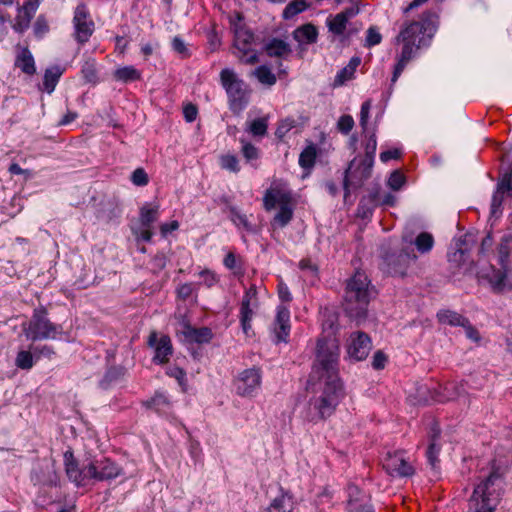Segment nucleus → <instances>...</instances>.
<instances>
[{"instance_id":"5701e85b","label":"nucleus","mask_w":512,"mask_h":512,"mask_svg":"<svg viewBox=\"0 0 512 512\" xmlns=\"http://www.w3.org/2000/svg\"><path fill=\"white\" fill-rule=\"evenodd\" d=\"M293 509L294 501L292 494L281 490V494L273 499L264 512H292Z\"/></svg>"},{"instance_id":"473e14b6","label":"nucleus","mask_w":512,"mask_h":512,"mask_svg":"<svg viewBox=\"0 0 512 512\" xmlns=\"http://www.w3.org/2000/svg\"><path fill=\"white\" fill-rule=\"evenodd\" d=\"M229 218L236 226H242L247 232L255 233L256 229L249 221L247 215L240 213L235 206H229Z\"/></svg>"},{"instance_id":"7c9ffc66","label":"nucleus","mask_w":512,"mask_h":512,"mask_svg":"<svg viewBox=\"0 0 512 512\" xmlns=\"http://www.w3.org/2000/svg\"><path fill=\"white\" fill-rule=\"evenodd\" d=\"M113 77L116 81L129 83L141 79V73L134 66H124L116 69L113 72Z\"/></svg>"},{"instance_id":"052dcab7","label":"nucleus","mask_w":512,"mask_h":512,"mask_svg":"<svg viewBox=\"0 0 512 512\" xmlns=\"http://www.w3.org/2000/svg\"><path fill=\"white\" fill-rule=\"evenodd\" d=\"M295 126V120L294 119H291V118H286L284 119L283 121H281V123L279 124V126L277 127L276 129V132H275V135L278 137V138H283L287 132H289L293 127Z\"/></svg>"},{"instance_id":"58836bf2","label":"nucleus","mask_w":512,"mask_h":512,"mask_svg":"<svg viewBox=\"0 0 512 512\" xmlns=\"http://www.w3.org/2000/svg\"><path fill=\"white\" fill-rule=\"evenodd\" d=\"M158 209H159L158 206L150 208L147 205H145V206L141 207L140 223L143 228H150L151 225L157 220Z\"/></svg>"},{"instance_id":"ea45409f","label":"nucleus","mask_w":512,"mask_h":512,"mask_svg":"<svg viewBox=\"0 0 512 512\" xmlns=\"http://www.w3.org/2000/svg\"><path fill=\"white\" fill-rule=\"evenodd\" d=\"M308 8V4L305 0H294L290 2L283 10V18L291 19L299 13L305 11Z\"/></svg>"},{"instance_id":"864d4df0","label":"nucleus","mask_w":512,"mask_h":512,"mask_svg":"<svg viewBox=\"0 0 512 512\" xmlns=\"http://www.w3.org/2000/svg\"><path fill=\"white\" fill-rule=\"evenodd\" d=\"M375 208L376 206H374L372 203H369L365 198L362 197L358 204L357 215L362 219H367L372 216Z\"/></svg>"},{"instance_id":"6ab92c4d","label":"nucleus","mask_w":512,"mask_h":512,"mask_svg":"<svg viewBox=\"0 0 512 512\" xmlns=\"http://www.w3.org/2000/svg\"><path fill=\"white\" fill-rule=\"evenodd\" d=\"M183 328L182 335L189 343L205 344L209 343L213 337L212 330L208 327L194 328L185 322Z\"/></svg>"},{"instance_id":"b1692460","label":"nucleus","mask_w":512,"mask_h":512,"mask_svg":"<svg viewBox=\"0 0 512 512\" xmlns=\"http://www.w3.org/2000/svg\"><path fill=\"white\" fill-rule=\"evenodd\" d=\"M507 271L508 266L506 269L502 267L497 270L493 269L492 273L488 276V281L494 292L501 293L512 288L507 281Z\"/></svg>"},{"instance_id":"aec40b11","label":"nucleus","mask_w":512,"mask_h":512,"mask_svg":"<svg viewBox=\"0 0 512 512\" xmlns=\"http://www.w3.org/2000/svg\"><path fill=\"white\" fill-rule=\"evenodd\" d=\"M290 312L284 306L277 308V314L275 319V335L277 342H287V338L290 333Z\"/></svg>"},{"instance_id":"bf43d9fd","label":"nucleus","mask_w":512,"mask_h":512,"mask_svg":"<svg viewBox=\"0 0 512 512\" xmlns=\"http://www.w3.org/2000/svg\"><path fill=\"white\" fill-rule=\"evenodd\" d=\"M280 194H281V192H278L276 195L270 190H268L266 192L264 199H263V204H264V208L267 211L274 209L277 204L279 205Z\"/></svg>"},{"instance_id":"0eeeda50","label":"nucleus","mask_w":512,"mask_h":512,"mask_svg":"<svg viewBox=\"0 0 512 512\" xmlns=\"http://www.w3.org/2000/svg\"><path fill=\"white\" fill-rule=\"evenodd\" d=\"M478 242V233L468 231L455 242L453 251L448 252V262L453 268H461L462 266L471 267L475 263L471 252Z\"/></svg>"},{"instance_id":"09e8293b","label":"nucleus","mask_w":512,"mask_h":512,"mask_svg":"<svg viewBox=\"0 0 512 512\" xmlns=\"http://www.w3.org/2000/svg\"><path fill=\"white\" fill-rule=\"evenodd\" d=\"M220 164L223 169L237 173L240 171L239 161L235 155L227 154L220 158Z\"/></svg>"},{"instance_id":"4be33fe9","label":"nucleus","mask_w":512,"mask_h":512,"mask_svg":"<svg viewBox=\"0 0 512 512\" xmlns=\"http://www.w3.org/2000/svg\"><path fill=\"white\" fill-rule=\"evenodd\" d=\"M96 217L105 222L117 218L120 214L118 203L112 198H103L96 206Z\"/></svg>"},{"instance_id":"bb28decb","label":"nucleus","mask_w":512,"mask_h":512,"mask_svg":"<svg viewBox=\"0 0 512 512\" xmlns=\"http://www.w3.org/2000/svg\"><path fill=\"white\" fill-rule=\"evenodd\" d=\"M318 30L311 23L304 24L293 31V38L300 44H313L317 41Z\"/></svg>"},{"instance_id":"f3484780","label":"nucleus","mask_w":512,"mask_h":512,"mask_svg":"<svg viewBox=\"0 0 512 512\" xmlns=\"http://www.w3.org/2000/svg\"><path fill=\"white\" fill-rule=\"evenodd\" d=\"M66 476L74 482L76 486H84L86 485V481L90 479L88 466L84 469H79L70 450H66Z\"/></svg>"},{"instance_id":"774afa93","label":"nucleus","mask_w":512,"mask_h":512,"mask_svg":"<svg viewBox=\"0 0 512 512\" xmlns=\"http://www.w3.org/2000/svg\"><path fill=\"white\" fill-rule=\"evenodd\" d=\"M504 194L499 192V191H495L493 196H492V200H491V213L492 215H495L497 212L500 211V208L502 206V203H503V200H504Z\"/></svg>"},{"instance_id":"f257e3e1","label":"nucleus","mask_w":512,"mask_h":512,"mask_svg":"<svg viewBox=\"0 0 512 512\" xmlns=\"http://www.w3.org/2000/svg\"><path fill=\"white\" fill-rule=\"evenodd\" d=\"M339 357L340 345L335 337L318 339L311 376L318 379L319 395L309 400V421L327 419L344 398V385L339 376Z\"/></svg>"},{"instance_id":"338daca9","label":"nucleus","mask_w":512,"mask_h":512,"mask_svg":"<svg viewBox=\"0 0 512 512\" xmlns=\"http://www.w3.org/2000/svg\"><path fill=\"white\" fill-rule=\"evenodd\" d=\"M199 275L203 278L202 284L207 288L213 287L218 281L216 275L209 270H203Z\"/></svg>"},{"instance_id":"13d9d810","label":"nucleus","mask_w":512,"mask_h":512,"mask_svg":"<svg viewBox=\"0 0 512 512\" xmlns=\"http://www.w3.org/2000/svg\"><path fill=\"white\" fill-rule=\"evenodd\" d=\"M131 181L136 186H145L149 182L148 174L143 168L135 169L131 174Z\"/></svg>"},{"instance_id":"e433bc0d","label":"nucleus","mask_w":512,"mask_h":512,"mask_svg":"<svg viewBox=\"0 0 512 512\" xmlns=\"http://www.w3.org/2000/svg\"><path fill=\"white\" fill-rule=\"evenodd\" d=\"M414 244L420 253L425 254L432 250L434 246V238L432 234L428 232H421L415 238Z\"/></svg>"},{"instance_id":"5fc2aeb1","label":"nucleus","mask_w":512,"mask_h":512,"mask_svg":"<svg viewBox=\"0 0 512 512\" xmlns=\"http://www.w3.org/2000/svg\"><path fill=\"white\" fill-rule=\"evenodd\" d=\"M353 127L354 119L351 115H342L337 122L338 130L344 135L349 134Z\"/></svg>"},{"instance_id":"c03bdc74","label":"nucleus","mask_w":512,"mask_h":512,"mask_svg":"<svg viewBox=\"0 0 512 512\" xmlns=\"http://www.w3.org/2000/svg\"><path fill=\"white\" fill-rule=\"evenodd\" d=\"M347 23L344 16L336 14L332 20L328 21L327 25L330 32L335 35H342L346 30Z\"/></svg>"},{"instance_id":"de8ad7c7","label":"nucleus","mask_w":512,"mask_h":512,"mask_svg":"<svg viewBox=\"0 0 512 512\" xmlns=\"http://www.w3.org/2000/svg\"><path fill=\"white\" fill-rule=\"evenodd\" d=\"M377 149V139L375 133H372L365 145V156L362 158L365 162L374 164L375 153Z\"/></svg>"},{"instance_id":"9b49d317","label":"nucleus","mask_w":512,"mask_h":512,"mask_svg":"<svg viewBox=\"0 0 512 512\" xmlns=\"http://www.w3.org/2000/svg\"><path fill=\"white\" fill-rule=\"evenodd\" d=\"M73 38L79 45H83L89 41L95 30L94 21L91 18L89 9L86 4L79 3L74 10L72 19Z\"/></svg>"},{"instance_id":"4468645a","label":"nucleus","mask_w":512,"mask_h":512,"mask_svg":"<svg viewBox=\"0 0 512 512\" xmlns=\"http://www.w3.org/2000/svg\"><path fill=\"white\" fill-rule=\"evenodd\" d=\"M372 343L370 337L361 331L352 333L347 344V356L354 361H362L366 359Z\"/></svg>"},{"instance_id":"9d476101","label":"nucleus","mask_w":512,"mask_h":512,"mask_svg":"<svg viewBox=\"0 0 512 512\" xmlns=\"http://www.w3.org/2000/svg\"><path fill=\"white\" fill-rule=\"evenodd\" d=\"M372 167V163L365 162L362 159L358 160L357 157L348 163L343 177V190L345 198L349 196L351 189L361 188L365 181L371 177Z\"/></svg>"},{"instance_id":"a18cd8bd","label":"nucleus","mask_w":512,"mask_h":512,"mask_svg":"<svg viewBox=\"0 0 512 512\" xmlns=\"http://www.w3.org/2000/svg\"><path fill=\"white\" fill-rule=\"evenodd\" d=\"M497 191L512 197V165L497 184Z\"/></svg>"},{"instance_id":"4d7b16f0","label":"nucleus","mask_w":512,"mask_h":512,"mask_svg":"<svg viewBox=\"0 0 512 512\" xmlns=\"http://www.w3.org/2000/svg\"><path fill=\"white\" fill-rule=\"evenodd\" d=\"M242 155L246 159V161L250 162L252 160H256L259 157V150L253 144L249 142L242 141Z\"/></svg>"},{"instance_id":"6e6d98bb","label":"nucleus","mask_w":512,"mask_h":512,"mask_svg":"<svg viewBox=\"0 0 512 512\" xmlns=\"http://www.w3.org/2000/svg\"><path fill=\"white\" fill-rule=\"evenodd\" d=\"M405 183V176L399 170L393 171L388 179V185L392 190H399Z\"/></svg>"},{"instance_id":"f8f14e48","label":"nucleus","mask_w":512,"mask_h":512,"mask_svg":"<svg viewBox=\"0 0 512 512\" xmlns=\"http://www.w3.org/2000/svg\"><path fill=\"white\" fill-rule=\"evenodd\" d=\"M261 378L259 368L242 371L234 381L237 394L243 397L252 396L260 388Z\"/></svg>"},{"instance_id":"f03ea898","label":"nucleus","mask_w":512,"mask_h":512,"mask_svg":"<svg viewBox=\"0 0 512 512\" xmlns=\"http://www.w3.org/2000/svg\"><path fill=\"white\" fill-rule=\"evenodd\" d=\"M438 27L439 15L430 10L423 12L419 20L404 23L396 37V42H401L403 47L394 67L391 78L392 84L398 80L408 62L415 57L417 51L430 46Z\"/></svg>"},{"instance_id":"72a5a7b5","label":"nucleus","mask_w":512,"mask_h":512,"mask_svg":"<svg viewBox=\"0 0 512 512\" xmlns=\"http://www.w3.org/2000/svg\"><path fill=\"white\" fill-rule=\"evenodd\" d=\"M317 149L314 144L308 145L299 156V165L304 169H311L316 162Z\"/></svg>"},{"instance_id":"680f3d73","label":"nucleus","mask_w":512,"mask_h":512,"mask_svg":"<svg viewBox=\"0 0 512 512\" xmlns=\"http://www.w3.org/2000/svg\"><path fill=\"white\" fill-rule=\"evenodd\" d=\"M465 329L466 337L474 342H479L481 337L479 331L470 323L469 319L464 321L462 326Z\"/></svg>"},{"instance_id":"4c0bfd02","label":"nucleus","mask_w":512,"mask_h":512,"mask_svg":"<svg viewBox=\"0 0 512 512\" xmlns=\"http://www.w3.org/2000/svg\"><path fill=\"white\" fill-rule=\"evenodd\" d=\"M253 75L258 79V81L264 85L272 86L276 83L277 78L274 73L265 65H261L257 67L253 71Z\"/></svg>"},{"instance_id":"37998d69","label":"nucleus","mask_w":512,"mask_h":512,"mask_svg":"<svg viewBox=\"0 0 512 512\" xmlns=\"http://www.w3.org/2000/svg\"><path fill=\"white\" fill-rule=\"evenodd\" d=\"M15 365L22 370H29L34 365L33 355L30 351L20 350L15 359Z\"/></svg>"},{"instance_id":"7ed1b4c3","label":"nucleus","mask_w":512,"mask_h":512,"mask_svg":"<svg viewBox=\"0 0 512 512\" xmlns=\"http://www.w3.org/2000/svg\"><path fill=\"white\" fill-rule=\"evenodd\" d=\"M373 287L364 272L356 271L347 280L343 296V309L346 315L354 320L366 318L368 304L371 300Z\"/></svg>"},{"instance_id":"2eb2a0df","label":"nucleus","mask_w":512,"mask_h":512,"mask_svg":"<svg viewBox=\"0 0 512 512\" xmlns=\"http://www.w3.org/2000/svg\"><path fill=\"white\" fill-rule=\"evenodd\" d=\"M121 469L110 459L104 458L88 465L90 479L105 481L120 475Z\"/></svg>"},{"instance_id":"e2e57ef3","label":"nucleus","mask_w":512,"mask_h":512,"mask_svg":"<svg viewBox=\"0 0 512 512\" xmlns=\"http://www.w3.org/2000/svg\"><path fill=\"white\" fill-rule=\"evenodd\" d=\"M371 108V101L366 100L361 105L360 111V126L365 130L367 128L369 113Z\"/></svg>"},{"instance_id":"49530a36","label":"nucleus","mask_w":512,"mask_h":512,"mask_svg":"<svg viewBox=\"0 0 512 512\" xmlns=\"http://www.w3.org/2000/svg\"><path fill=\"white\" fill-rule=\"evenodd\" d=\"M268 121L266 118H257L250 123L248 131L253 136L263 137L267 133Z\"/></svg>"},{"instance_id":"412c9836","label":"nucleus","mask_w":512,"mask_h":512,"mask_svg":"<svg viewBox=\"0 0 512 512\" xmlns=\"http://www.w3.org/2000/svg\"><path fill=\"white\" fill-rule=\"evenodd\" d=\"M292 197L290 193H281L279 201V211L274 216L273 221L280 227H285L293 218Z\"/></svg>"},{"instance_id":"1a4fd4ad","label":"nucleus","mask_w":512,"mask_h":512,"mask_svg":"<svg viewBox=\"0 0 512 512\" xmlns=\"http://www.w3.org/2000/svg\"><path fill=\"white\" fill-rule=\"evenodd\" d=\"M417 255L413 249L403 248L390 251L383 256L382 270L393 277H405L411 263L415 262Z\"/></svg>"},{"instance_id":"a878e982","label":"nucleus","mask_w":512,"mask_h":512,"mask_svg":"<svg viewBox=\"0 0 512 512\" xmlns=\"http://www.w3.org/2000/svg\"><path fill=\"white\" fill-rule=\"evenodd\" d=\"M360 63H361L360 57H358V56L352 57L350 59L349 63L345 67H343L335 76L334 86L335 87L342 86L347 81L353 79L356 69L360 65Z\"/></svg>"},{"instance_id":"ddd939ff","label":"nucleus","mask_w":512,"mask_h":512,"mask_svg":"<svg viewBox=\"0 0 512 512\" xmlns=\"http://www.w3.org/2000/svg\"><path fill=\"white\" fill-rule=\"evenodd\" d=\"M382 465L385 471L393 477H410L414 474L413 466L406 461L402 451L388 452Z\"/></svg>"},{"instance_id":"dca6fc26","label":"nucleus","mask_w":512,"mask_h":512,"mask_svg":"<svg viewBox=\"0 0 512 512\" xmlns=\"http://www.w3.org/2000/svg\"><path fill=\"white\" fill-rule=\"evenodd\" d=\"M347 492V512H375L373 506L370 504V497L362 492L356 485L349 484Z\"/></svg>"},{"instance_id":"3c124183","label":"nucleus","mask_w":512,"mask_h":512,"mask_svg":"<svg viewBox=\"0 0 512 512\" xmlns=\"http://www.w3.org/2000/svg\"><path fill=\"white\" fill-rule=\"evenodd\" d=\"M441 447L438 443H429L428 449L426 451V456L428 463L433 469H436L439 464L438 455L440 453Z\"/></svg>"},{"instance_id":"0e129e2a","label":"nucleus","mask_w":512,"mask_h":512,"mask_svg":"<svg viewBox=\"0 0 512 512\" xmlns=\"http://www.w3.org/2000/svg\"><path fill=\"white\" fill-rule=\"evenodd\" d=\"M387 362V356L383 351L378 350L373 355L372 367L376 370L383 369Z\"/></svg>"},{"instance_id":"a19ab883","label":"nucleus","mask_w":512,"mask_h":512,"mask_svg":"<svg viewBox=\"0 0 512 512\" xmlns=\"http://www.w3.org/2000/svg\"><path fill=\"white\" fill-rule=\"evenodd\" d=\"M147 407L155 409L157 412H163L170 407V401L163 393H156L146 402Z\"/></svg>"},{"instance_id":"79ce46f5","label":"nucleus","mask_w":512,"mask_h":512,"mask_svg":"<svg viewBox=\"0 0 512 512\" xmlns=\"http://www.w3.org/2000/svg\"><path fill=\"white\" fill-rule=\"evenodd\" d=\"M33 17L24 13L20 9H18V13L15 18V23L13 24V30L17 33H24L30 26L31 20Z\"/></svg>"},{"instance_id":"69168bd1","label":"nucleus","mask_w":512,"mask_h":512,"mask_svg":"<svg viewBox=\"0 0 512 512\" xmlns=\"http://www.w3.org/2000/svg\"><path fill=\"white\" fill-rule=\"evenodd\" d=\"M198 114V109L196 105L192 103H188L183 108V115L187 122L191 123L196 120Z\"/></svg>"},{"instance_id":"6e6552de","label":"nucleus","mask_w":512,"mask_h":512,"mask_svg":"<svg viewBox=\"0 0 512 512\" xmlns=\"http://www.w3.org/2000/svg\"><path fill=\"white\" fill-rule=\"evenodd\" d=\"M22 331L28 340L37 341L53 337L56 328L47 318V311L39 308L34 310L28 322L22 324Z\"/></svg>"},{"instance_id":"a211bd4d","label":"nucleus","mask_w":512,"mask_h":512,"mask_svg":"<svg viewBox=\"0 0 512 512\" xmlns=\"http://www.w3.org/2000/svg\"><path fill=\"white\" fill-rule=\"evenodd\" d=\"M263 51L271 58L288 59L292 53L291 46L280 38L273 37L263 45Z\"/></svg>"},{"instance_id":"cd10ccee","label":"nucleus","mask_w":512,"mask_h":512,"mask_svg":"<svg viewBox=\"0 0 512 512\" xmlns=\"http://www.w3.org/2000/svg\"><path fill=\"white\" fill-rule=\"evenodd\" d=\"M15 66L27 75H33L36 72L34 58L28 46L21 48L20 53L16 56Z\"/></svg>"},{"instance_id":"20e7f679","label":"nucleus","mask_w":512,"mask_h":512,"mask_svg":"<svg viewBox=\"0 0 512 512\" xmlns=\"http://www.w3.org/2000/svg\"><path fill=\"white\" fill-rule=\"evenodd\" d=\"M504 477L499 469H493L490 474L479 483L471 496V506L481 507L493 512L500 502L503 494Z\"/></svg>"},{"instance_id":"c9c22d12","label":"nucleus","mask_w":512,"mask_h":512,"mask_svg":"<svg viewBox=\"0 0 512 512\" xmlns=\"http://www.w3.org/2000/svg\"><path fill=\"white\" fill-rule=\"evenodd\" d=\"M61 72L58 69H47L44 74L41 90L51 93L59 81Z\"/></svg>"},{"instance_id":"393cba45","label":"nucleus","mask_w":512,"mask_h":512,"mask_svg":"<svg viewBox=\"0 0 512 512\" xmlns=\"http://www.w3.org/2000/svg\"><path fill=\"white\" fill-rule=\"evenodd\" d=\"M252 317L253 310L251 309L249 304V295H244L241 301L239 318L243 333L248 337L254 335L251 326Z\"/></svg>"},{"instance_id":"603ef678","label":"nucleus","mask_w":512,"mask_h":512,"mask_svg":"<svg viewBox=\"0 0 512 512\" xmlns=\"http://www.w3.org/2000/svg\"><path fill=\"white\" fill-rule=\"evenodd\" d=\"M49 31V25L44 15H39L33 25V32L37 38H42Z\"/></svg>"},{"instance_id":"2f4dec72","label":"nucleus","mask_w":512,"mask_h":512,"mask_svg":"<svg viewBox=\"0 0 512 512\" xmlns=\"http://www.w3.org/2000/svg\"><path fill=\"white\" fill-rule=\"evenodd\" d=\"M437 319L441 324L462 327L464 325V321H466L468 318L455 311L443 309L437 313Z\"/></svg>"},{"instance_id":"8fccbe9b","label":"nucleus","mask_w":512,"mask_h":512,"mask_svg":"<svg viewBox=\"0 0 512 512\" xmlns=\"http://www.w3.org/2000/svg\"><path fill=\"white\" fill-rule=\"evenodd\" d=\"M382 41V35L375 26H371L367 30L364 46L367 48L376 46Z\"/></svg>"},{"instance_id":"f704fd0d","label":"nucleus","mask_w":512,"mask_h":512,"mask_svg":"<svg viewBox=\"0 0 512 512\" xmlns=\"http://www.w3.org/2000/svg\"><path fill=\"white\" fill-rule=\"evenodd\" d=\"M81 74L86 83L96 84L98 82L97 65L94 59H88L81 68Z\"/></svg>"},{"instance_id":"423d86ee","label":"nucleus","mask_w":512,"mask_h":512,"mask_svg":"<svg viewBox=\"0 0 512 512\" xmlns=\"http://www.w3.org/2000/svg\"><path fill=\"white\" fill-rule=\"evenodd\" d=\"M220 80L228 95L230 110L234 114H240L249 103V92L244 81L228 68L221 71Z\"/></svg>"},{"instance_id":"c756f323","label":"nucleus","mask_w":512,"mask_h":512,"mask_svg":"<svg viewBox=\"0 0 512 512\" xmlns=\"http://www.w3.org/2000/svg\"><path fill=\"white\" fill-rule=\"evenodd\" d=\"M512 248V233H505L498 244L497 255L499 265L506 269L509 263L510 251Z\"/></svg>"},{"instance_id":"c85d7f7f","label":"nucleus","mask_w":512,"mask_h":512,"mask_svg":"<svg viewBox=\"0 0 512 512\" xmlns=\"http://www.w3.org/2000/svg\"><path fill=\"white\" fill-rule=\"evenodd\" d=\"M172 352L173 347L170 337L168 335H162L155 347V356L153 360L159 364L167 363Z\"/></svg>"},{"instance_id":"39448f33","label":"nucleus","mask_w":512,"mask_h":512,"mask_svg":"<svg viewBox=\"0 0 512 512\" xmlns=\"http://www.w3.org/2000/svg\"><path fill=\"white\" fill-rule=\"evenodd\" d=\"M234 33L233 54L239 62L246 65H253L259 62L258 52L253 48L257 44V38L254 33L242 24L231 20Z\"/></svg>"}]
</instances>
